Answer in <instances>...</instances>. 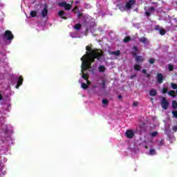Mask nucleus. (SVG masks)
<instances>
[{"mask_svg": "<svg viewBox=\"0 0 177 177\" xmlns=\"http://www.w3.org/2000/svg\"><path fill=\"white\" fill-rule=\"evenodd\" d=\"M141 68V66L140 65H138V64H136L134 66V69L136 71H139Z\"/></svg>", "mask_w": 177, "mask_h": 177, "instance_id": "aec40b11", "label": "nucleus"}, {"mask_svg": "<svg viewBox=\"0 0 177 177\" xmlns=\"http://www.w3.org/2000/svg\"><path fill=\"white\" fill-rule=\"evenodd\" d=\"M150 135L152 138H155V136L157 135V131H153L150 133Z\"/></svg>", "mask_w": 177, "mask_h": 177, "instance_id": "a878e982", "label": "nucleus"}, {"mask_svg": "<svg viewBox=\"0 0 177 177\" xmlns=\"http://www.w3.org/2000/svg\"><path fill=\"white\" fill-rule=\"evenodd\" d=\"M59 16L62 18V19H66V17H64V11L63 10H60L58 12Z\"/></svg>", "mask_w": 177, "mask_h": 177, "instance_id": "dca6fc26", "label": "nucleus"}, {"mask_svg": "<svg viewBox=\"0 0 177 177\" xmlns=\"http://www.w3.org/2000/svg\"><path fill=\"white\" fill-rule=\"evenodd\" d=\"M120 52V50H117V51H113L111 53V55H115V56H119Z\"/></svg>", "mask_w": 177, "mask_h": 177, "instance_id": "412c9836", "label": "nucleus"}, {"mask_svg": "<svg viewBox=\"0 0 177 177\" xmlns=\"http://www.w3.org/2000/svg\"><path fill=\"white\" fill-rule=\"evenodd\" d=\"M133 5H135V0H129V1L127 2L125 6H120V10L122 12H124L125 10H129V9H131V8L133 6Z\"/></svg>", "mask_w": 177, "mask_h": 177, "instance_id": "f03ea898", "label": "nucleus"}, {"mask_svg": "<svg viewBox=\"0 0 177 177\" xmlns=\"http://www.w3.org/2000/svg\"><path fill=\"white\" fill-rule=\"evenodd\" d=\"M47 15H48V7L45 6L44 9L41 10V16H43V17H46Z\"/></svg>", "mask_w": 177, "mask_h": 177, "instance_id": "6e6552de", "label": "nucleus"}, {"mask_svg": "<svg viewBox=\"0 0 177 177\" xmlns=\"http://www.w3.org/2000/svg\"><path fill=\"white\" fill-rule=\"evenodd\" d=\"M140 42H142V44H147L149 41H147V39L145 37H141L140 39Z\"/></svg>", "mask_w": 177, "mask_h": 177, "instance_id": "f3484780", "label": "nucleus"}, {"mask_svg": "<svg viewBox=\"0 0 177 177\" xmlns=\"http://www.w3.org/2000/svg\"><path fill=\"white\" fill-rule=\"evenodd\" d=\"M162 93H167L168 92V90L166 88H164L162 91Z\"/></svg>", "mask_w": 177, "mask_h": 177, "instance_id": "2f4dec72", "label": "nucleus"}, {"mask_svg": "<svg viewBox=\"0 0 177 177\" xmlns=\"http://www.w3.org/2000/svg\"><path fill=\"white\" fill-rule=\"evenodd\" d=\"M126 136L129 139H132V138H133V136H135V133L133 131V130H127L126 131Z\"/></svg>", "mask_w": 177, "mask_h": 177, "instance_id": "39448f33", "label": "nucleus"}, {"mask_svg": "<svg viewBox=\"0 0 177 177\" xmlns=\"http://www.w3.org/2000/svg\"><path fill=\"white\" fill-rule=\"evenodd\" d=\"M102 103L104 104H107L109 103V101H107V100H102Z\"/></svg>", "mask_w": 177, "mask_h": 177, "instance_id": "473e14b6", "label": "nucleus"}, {"mask_svg": "<svg viewBox=\"0 0 177 177\" xmlns=\"http://www.w3.org/2000/svg\"><path fill=\"white\" fill-rule=\"evenodd\" d=\"M168 95H169L170 96H172V97H175V96H176L175 95V91H174V90L168 92Z\"/></svg>", "mask_w": 177, "mask_h": 177, "instance_id": "a211bd4d", "label": "nucleus"}, {"mask_svg": "<svg viewBox=\"0 0 177 177\" xmlns=\"http://www.w3.org/2000/svg\"><path fill=\"white\" fill-rule=\"evenodd\" d=\"M149 95H150V96H156L157 95V91H156L154 89H151L149 91Z\"/></svg>", "mask_w": 177, "mask_h": 177, "instance_id": "f8f14e48", "label": "nucleus"}, {"mask_svg": "<svg viewBox=\"0 0 177 177\" xmlns=\"http://www.w3.org/2000/svg\"><path fill=\"white\" fill-rule=\"evenodd\" d=\"M86 23H88V20H86Z\"/></svg>", "mask_w": 177, "mask_h": 177, "instance_id": "58836bf2", "label": "nucleus"}, {"mask_svg": "<svg viewBox=\"0 0 177 177\" xmlns=\"http://www.w3.org/2000/svg\"><path fill=\"white\" fill-rule=\"evenodd\" d=\"M133 50H138V48H136V47H133Z\"/></svg>", "mask_w": 177, "mask_h": 177, "instance_id": "e433bc0d", "label": "nucleus"}, {"mask_svg": "<svg viewBox=\"0 0 177 177\" xmlns=\"http://www.w3.org/2000/svg\"><path fill=\"white\" fill-rule=\"evenodd\" d=\"M172 114L175 118H177V111H173Z\"/></svg>", "mask_w": 177, "mask_h": 177, "instance_id": "c756f323", "label": "nucleus"}, {"mask_svg": "<svg viewBox=\"0 0 177 177\" xmlns=\"http://www.w3.org/2000/svg\"><path fill=\"white\" fill-rule=\"evenodd\" d=\"M162 80H164V76L161 73H158L157 81L159 84H162Z\"/></svg>", "mask_w": 177, "mask_h": 177, "instance_id": "0eeeda50", "label": "nucleus"}, {"mask_svg": "<svg viewBox=\"0 0 177 177\" xmlns=\"http://www.w3.org/2000/svg\"><path fill=\"white\" fill-rule=\"evenodd\" d=\"M149 63H150V64H154V59L151 58V59H149Z\"/></svg>", "mask_w": 177, "mask_h": 177, "instance_id": "7c9ffc66", "label": "nucleus"}, {"mask_svg": "<svg viewBox=\"0 0 177 177\" xmlns=\"http://www.w3.org/2000/svg\"><path fill=\"white\" fill-rule=\"evenodd\" d=\"M173 131H174V132H176V131H177V126L173 127Z\"/></svg>", "mask_w": 177, "mask_h": 177, "instance_id": "72a5a7b5", "label": "nucleus"}, {"mask_svg": "<svg viewBox=\"0 0 177 177\" xmlns=\"http://www.w3.org/2000/svg\"><path fill=\"white\" fill-rule=\"evenodd\" d=\"M71 37L72 38H78V35H77V32H71Z\"/></svg>", "mask_w": 177, "mask_h": 177, "instance_id": "6ab92c4d", "label": "nucleus"}, {"mask_svg": "<svg viewBox=\"0 0 177 177\" xmlns=\"http://www.w3.org/2000/svg\"><path fill=\"white\" fill-rule=\"evenodd\" d=\"M77 9H78V8L77 6L75 7V8L73 9V12H75V10H77Z\"/></svg>", "mask_w": 177, "mask_h": 177, "instance_id": "f704fd0d", "label": "nucleus"}, {"mask_svg": "<svg viewBox=\"0 0 177 177\" xmlns=\"http://www.w3.org/2000/svg\"><path fill=\"white\" fill-rule=\"evenodd\" d=\"M38 12L35 11V10H32L30 12V17H37V15Z\"/></svg>", "mask_w": 177, "mask_h": 177, "instance_id": "2eb2a0df", "label": "nucleus"}, {"mask_svg": "<svg viewBox=\"0 0 177 177\" xmlns=\"http://www.w3.org/2000/svg\"><path fill=\"white\" fill-rule=\"evenodd\" d=\"M153 12H154V8L151 7L149 8V11H145V14L147 16H150Z\"/></svg>", "mask_w": 177, "mask_h": 177, "instance_id": "9b49d317", "label": "nucleus"}, {"mask_svg": "<svg viewBox=\"0 0 177 177\" xmlns=\"http://www.w3.org/2000/svg\"><path fill=\"white\" fill-rule=\"evenodd\" d=\"M4 37L8 41H12L13 39V34L10 30H6L4 35Z\"/></svg>", "mask_w": 177, "mask_h": 177, "instance_id": "7ed1b4c3", "label": "nucleus"}, {"mask_svg": "<svg viewBox=\"0 0 177 177\" xmlns=\"http://www.w3.org/2000/svg\"><path fill=\"white\" fill-rule=\"evenodd\" d=\"M171 88L172 89H177V85L176 84H171Z\"/></svg>", "mask_w": 177, "mask_h": 177, "instance_id": "c85d7f7f", "label": "nucleus"}, {"mask_svg": "<svg viewBox=\"0 0 177 177\" xmlns=\"http://www.w3.org/2000/svg\"><path fill=\"white\" fill-rule=\"evenodd\" d=\"M58 5L62 8H65L66 10H68L71 8V5L67 3L66 1L58 3Z\"/></svg>", "mask_w": 177, "mask_h": 177, "instance_id": "20e7f679", "label": "nucleus"}, {"mask_svg": "<svg viewBox=\"0 0 177 177\" xmlns=\"http://www.w3.org/2000/svg\"><path fill=\"white\" fill-rule=\"evenodd\" d=\"M130 39H130L129 37H126L123 39V41H124V42H129Z\"/></svg>", "mask_w": 177, "mask_h": 177, "instance_id": "bb28decb", "label": "nucleus"}, {"mask_svg": "<svg viewBox=\"0 0 177 177\" xmlns=\"http://www.w3.org/2000/svg\"><path fill=\"white\" fill-rule=\"evenodd\" d=\"M172 107H173V109H176L177 108V102H176V101H173L172 102Z\"/></svg>", "mask_w": 177, "mask_h": 177, "instance_id": "4be33fe9", "label": "nucleus"}, {"mask_svg": "<svg viewBox=\"0 0 177 177\" xmlns=\"http://www.w3.org/2000/svg\"><path fill=\"white\" fill-rule=\"evenodd\" d=\"M80 28H81V24H77L75 26V30H80Z\"/></svg>", "mask_w": 177, "mask_h": 177, "instance_id": "b1692460", "label": "nucleus"}, {"mask_svg": "<svg viewBox=\"0 0 177 177\" xmlns=\"http://www.w3.org/2000/svg\"><path fill=\"white\" fill-rule=\"evenodd\" d=\"M142 71V73H143L144 74H146V70H145V69H143Z\"/></svg>", "mask_w": 177, "mask_h": 177, "instance_id": "c9c22d12", "label": "nucleus"}, {"mask_svg": "<svg viewBox=\"0 0 177 177\" xmlns=\"http://www.w3.org/2000/svg\"><path fill=\"white\" fill-rule=\"evenodd\" d=\"M149 154H150V156H154V154H156V150L150 149Z\"/></svg>", "mask_w": 177, "mask_h": 177, "instance_id": "5701e85b", "label": "nucleus"}, {"mask_svg": "<svg viewBox=\"0 0 177 177\" xmlns=\"http://www.w3.org/2000/svg\"><path fill=\"white\" fill-rule=\"evenodd\" d=\"M86 53L82 58V77L83 80H86L87 84L85 83H82V88L83 89H86L88 85H91V82L88 80V73H85L86 70L91 68V64L95 62V59L100 60L103 57V53L102 50H91V47L87 46L86 47Z\"/></svg>", "mask_w": 177, "mask_h": 177, "instance_id": "f257e3e1", "label": "nucleus"}, {"mask_svg": "<svg viewBox=\"0 0 177 177\" xmlns=\"http://www.w3.org/2000/svg\"><path fill=\"white\" fill-rule=\"evenodd\" d=\"M98 69L100 73H104L106 71V68L104 67V66H100L98 67Z\"/></svg>", "mask_w": 177, "mask_h": 177, "instance_id": "4468645a", "label": "nucleus"}, {"mask_svg": "<svg viewBox=\"0 0 177 177\" xmlns=\"http://www.w3.org/2000/svg\"><path fill=\"white\" fill-rule=\"evenodd\" d=\"M21 84H23V77L21 76H20L18 79V82L16 86L17 89H19V86H20V85H21Z\"/></svg>", "mask_w": 177, "mask_h": 177, "instance_id": "1a4fd4ad", "label": "nucleus"}, {"mask_svg": "<svg viewBox=\"0 0 177 177\" xmlns=\"http://www.w3.org/2000/svg\"><path fill=\"white\" fill-rule=\"evenodd\" d=\"M168 104H168V101H167V99L162 98L161 106L162 109H164V110H167V109H168Z\"/></svg>", "mask_w": 177, "mask_h": 177, "instance_id": "423d86ee", "label": "nucleus"}, {"mask_svg": "<svg viewBox=\"0 0 177 177\" xmlns=\"http://www.w3.org/2000/svg\"><path fill=\"white\" fill-rule=\"evenodd\" d=\"M156 28V30H160V35H164L165 34V30L164 29L160 28V26H157Z\"/></svg>", "mask_w": 177, "mask_h": 177, "instance_id": "ddd939ff", "label": "nucleus"}, {"mask_svg": "<svg viewBox=\"0 0 177 177\" xmlns=\"http://www.w3.org/2000/svg\"><path fill=\"white\" fill-rule=\"evenodd\" d=\"M169 71H172L174 70V65L169 64Z\"/></svg>", "mask_w": 177, "mask_h": 177, "instance_id": "cd10ccee", "label": "nucleus"}, {"mask_svg": "<svg viewBox=\"0 0 177 177\" xmlns=\"http://www.w3.org/2000/svg\"><path fill=\"white\" fill-rule=\"evenodd\" d=\"M2 100V95L0 94V100Z\"/></svg>", "mask_w": 177, "mask_h": 177, "instance_id": "4c0bfd02", "label": "nucleus"}, {"mask_svg": "<svg viewBox=\"0 0 177 177\" xmlns=\"http://www.w3.org/2000/svg\"><path fill=\"white\" fill-rule=\"evenodd\" d=\"M138 106H139V102L135 101L133 103V107H138Z\"/></svg>", "mask_w": 177, "mask_h": 177, "instance_id": "393cba45", "label": "nucleus"}, {"mask_svg": "<svg viewBox=\"0 0 177 177\" xmlns=\"http://www.w3.org/2000/svg\"><path fill=\"white\" fill-rule=\"evenodd\" d=\"M143 60H144V58L142 56L136 57V62H137L138 63H142Z\"/></svg>", "mask_w": 177, "mask_h": 177, "instance_id": "9d476101", "label": "nucleus"}]
</instances>
